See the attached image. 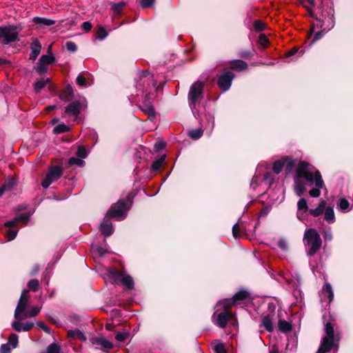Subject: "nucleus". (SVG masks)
<instances>
[{
    "label": "nucleus",
    "mask_w": 353,
    "mask_h": 353,
    "mask_svg": "<svg viewBox=\"0 0 353 353\" xmlns=\"http://www.w3.org/2000/svg\"><path fill=\"white\" fill-rule=\"evenodd\" d=\"M322 19H317L316 26L322 28L324 25H327V28H323V30L317 32L313 39L312 40L310 45L316 41L320 39L325 31H328L332 29L334 26V11L332 8H330L322 12Z\"/></svg>",
    "instance_id": "nucleus-6"
},
{
    "label": "nucleus",
    "mask_w": 353,
    "mask_h": 353,
    "mask_svg": "<svg viewBox=\"0 0 353 353\" xmlns=\"http://www.w3.org/2000/svg\"><path fill=\"white\" fill-rule=\"evenodd\" d=\"M63 172V169L58 165L50 168L48 172L41 181V185L43 188H48L52 183L61 178Z\"/></svg>",
    "instance_id": "nucleus-10"
},
{
    "label": "nucleus",
    "mask_w": 353,
    "mask_h": 353,
    "mask_svg": "<svg viewBox=\"0 0 353 353\" xmlns=\"http://www.w3.org/2000/svg\"><path fill=\"white\" fill-rule=\"evenodd\" d=\"M203 88L204 83L201 81H196L190 88L188 95L189 106L194 116L198 119L200 117L198 108L203 98Z\"/></svg>",
    "instance_id": "nucleus-3"
},
{
    "label": "nucleus",
    "mask_w": 353,
    "mask_h": 353,
    "mask_svg": "<svg viewBox=\"0 0 353 353\" xmlns=\"http://www.w3.org/2000/svg\"><path fill=\"white\" fill-rule=\"evenodd\" d=\"M309 210L307 201L304 198H301L297 202V218L301 221L303 220V214Z\"/></svg>",
    "instance_id": "nucleus-20"
},
{
    "label": "nucleus",
    "mask_w": 353,
    "mask_h": 353,
    "mask_svg": "<svg viewBox=\"0 0 353 353\" xmlns=\"http://www.w3.org/2000/svg\"><path fill=\"white\" fill-rule=\"evenodd\" d=\"M216 307H221V310L217 308L212 315V321L215 325L224 328L228 321L233 319L236 320L234 314L229 310L230 305H225L224 303H220V301H219Z\"/></svg>",
    "instance_id": "nucleus-5"
},
{
    "label": "nucleus",
    "mask_w": 353,
    "mask_h": 353,
    "mask_svg": "<svg viewBox=\"0 0 353 353\" xmlns=\"http://www.w3.org/2000/svg\"><path fill=\"white\" fill-rule=\"evenodd\" d=\"M41 308L37 306H33L30 308V310H25L24 312H20V317L21 319L22 316L27 318V317H33L37 315L40 312Z\"/></svg>",
    "instance_id": "nucleus-26"
},
{
    "label": "nucleus",
    "mask_w": 353,
    "mask_h": 353,
    "mask_svg": "<svg viewBox=\"0 0 353 353\" xmlns=\"http://www.w3.org/2000/svg\"><path fill=\"white\" fill-rule=\"evenodd\" d=\"M189 136L193 139H199L203 134V130L201 128H197L190 130L188 132Z\"/></svg>",
    "instance_id": "nucleus-36"
},
{
    "label": "nucleus",
    "mask_w": 353,
    "mask_h": 353,
    "mask_svg": "<svg viewBox=\"0 0 353 353\" xmlns=\"http://www.w3.org/2000/svg\"><path fill=\"white\" fill-rule=\"evenodd\" d=\"M140 110L143 112L148 114L149 117H154L155 112L154 107L150 101V97L149 94H146L143 101V104L139 107Z\"/></svg>",
    "instance_id": "nucleus-19"
},
{
    "label": "nucleus",
    "mask_w": 353,
    "mask_h": 353,
    "mask_svg": "<svg viewBox=\"0 0 353 353\" xmlns=\"http://www.w3.org/2000/svg\"><path fill=\"white\" fill-rule=\"evenodd\" d=\"M265 23L260 21H255L254 23V28L257 31H262L265 29Z\"/></svg>",
    "instance_id": "nucleus-52"
},
{
    "label": "nucleus",
    "mask_w": 353,
    "mask_h": 353,
    "mask_svg": "<svg viewBox=\"0 0 353 353\" xmlns=\"http://www.w3.org/2000/svg\"><path fill=\"white\" fill-rule=\"evenodd\" d=\"M87 107L85 99L82 98L70 103L65 108V112L69 115L77 117L80 111Z\"/></svg>",
    "instance_id": "nucleus-12"
},
{
    "label": "nucleus",
    "mask_w": 353,
    "mask_h": 353,
    "mask_svg": "<svg viewBox=\"0 0 353 353\" xmlns=\"http://www.w3.org/2000/svg\"><path fill=\"white\" fill-rule=\"evenodd\" d=\"M8 344L12 347V348L17 347L18 345V336L16 334H10L8 339Z\"/></svg>",
    "instance_id": "nucleus-45"
},
{
    "label": "nucleus",
    "mask_w": 353,
    "mask_h": 353,
    "mask_svg": "<svg viewBox=\"0 0 353 353\" xmlns=\"http://www.w3.org/2000/svg\"><path fill=\"white\" fill-rule=\"evenodd\" d=\"M90 341L92 345L100 347L103 351H108L114 347L113 343L110 341L102 336L93 337L90 339Z\"/></svg>",
    "instance_id": "nucleus-14"
},
{
    "label": "nucleus",
    "mask_w": 353,
    "mask_h": 353,
    "mask_svg": "<svg viewBox=\"0 0 353 353\" xmlns=\"http://www.w3.org/2000/svg\"><path fill=\"white\" fill-rule=\"evenodd\" d=\"M274 314H269L262 317L261 327H263L268 332H272L274 326L272 323Z\"/></svg>",
    "instance_id": "nucleus-21"
},
{
    "label": "nucleus",
    "mask_w": 353,
    "mask_h": 353,
    "mask_svg": "<svg viewBox=\"0 0 353 353\" xmlns=\"http://www.w3.org/2000/svg\"><path fill=\"white\" fill-rule=\"evenodd\" d=\"M35 71L39 74H43L48 70V65L44 64L43 62L41 63V61L39 60L37 65L34 67Z\"/></svg>",
    "instance_id": "nucleus-32"
},
{
    "label": "nucleus",
    "mask_w": 353,
    "mask_h": 353,
    "mask_svg": "<svg viewBox=\"0 0 353 353\" xmlns=\"http://www.w3.org/2000/svg\"><path fill=\"white\" fill-rule=\"evenodd\" d=\"M69 165H76L79 167H82L84 165L83 160L76 157H71L68 159Z\"/></svg>",
    "instance_id": "nucleus-40"
},
{
    "label": "nucleus",
    "mask_w": 353,
    "mask_h": 353,
    "mask_svg": "<svg viewBox=\"0 0 353 353\" xmlns=\"http://www.w3.org/2000/svg\"><path fill=\"white\" fill-rule=\"evenodd\" d=\"M23 324V331L27 332L29 331L33 326L34 323L32 322H26Z\"/></svg>",
    "instance_id": "nucleus-62"
},
{
    "label": "nucleus",
    "mask_w": 353,
    "mask_h": 353,
    "mask_svg": "<svg viewBox=\"0 0 353 353\" xmlns=\"http://www.w3.org/2000/svg\"><path fill=\"white\" fill-rule=\"evenodd\" d=\"M214 351L216 353H226L225 347L221 343H219L214 346Z\"/></svg>",
    "instance_id": "nucleus-57"
},
{
    "label": "nucleus",
    "mask_w": 353,
    "mask_h": 353,
    "mask_svg": "<svg viewBox=\"0 0 353 353\" xmlns=\"http://www.w3.org/2000/svg\"><path fill=\"white\" fill-rule=\"evenodd\" d=\"M248 297V293L245 291H240L236 293L232 299H224L220 301V303H224L225 305H235L241 301L245 299Z\"/></svg>",
    "instance_id": "nucleus-16"
},
{
    "label": "nucleus",
    "mask_w": 353,
    "mask_h": 353,
    "mask_svg": "<svg viewBox=\"0 0 353 353\" xmlns=\"http://www.w3.org/2000/svg\"><path fill=\"white\" fill-rule=\"evenodd\" d=\"M94 249L96 253L100 256H103L107 252L106 250L101 246H97Z\"/></svg>",
    "instance_id": "nucleus-58"
},
{
    "label": "nucleus",
    "mask_w": 353,
    "mask_h": 353,
    "mask_svg": "<svg viewBox=\"0 0 353 353\" xmlns=\"http://www.w3.org/2000/svg\"><path fill=\"white\" fill-rule=\"evenodd\" d=\"M81 27L85 32H89L92 28V24L89 21H85L82 23Z\"/></svg>",
    "instance_id": "nucleus-61"
},
{
    "label": "nucleus",
    "mask_w": 353,
    "mask_h": 353,
    "mask_svg": "<svg viewBox=\"0 0 353 353\" xmlns=\"http://www.w3.org/2000/svg\"><path fill=\"white\" fill-rule=\"evenodd\" d=\"M12 327L17 332L23 331V324L19 321H13L12 323Z\"/></svg>",
    "instance_id": "nucleus-54"
},
{
    "label": "nucleus",
    "mask_w": 353,
    "mask_h": 353,
    "mask_svg": "<svg viewBox=\"0 0 353 353\" xmlns=\"http://www.w3.org/2000/svg\"><path fill=\"white\" fill-rule=\"evenodd\" d=\"M77 155L81 159H85L87 157V151L83 146H79Z\"/></svg>",
    "instance_id": "nucleus-49"
},
{
    "label": "nucleus",
    "mask_w": 353,
    "mask_h": 353,
    "mask_svg": "<svg viewBox=\"0 0 353 353\" xmlns=\"http://www.w3.org/2000/svg\"><path fill=\"white\" fill-rule=\"evenodd\" d=\"M65 48H66L67 50L70 52H74L77 50V45L74 42H72V41H68L65 44Z\"/></svg>",
    "instance_id": "nucleus-48"
},
{
    "label": "nucleus",
    "mask_w": 353,
    "mask_h": 353,
    "mask_svg": "<svg viewBox=\"0 0 353 353\" xmlns=\"http://www.w3.org/2000/svg\"><path fill=\"white\" fill-rule=\"evenodd\" d=\"M324 219L328 223H334L335 221V216L334 210L332 207H327L325 210Z\"/></svg>",
    "instance_id": "nucleus-29"
},
{
    "label": "nucleus",
    "mask_w": 353,
    "mask_h": 353,
    "mask_svg": "<svg viewBox=\"0 0 353 353\" xmlns=\"http://www.w3.org/2000/svg\"><path fill=\"white\" fill-rule=\"evenodd\" d=\"M108 36L105 29L103 26H99L97 33V38L99 40H103Z\"/></svg>",
    "instance_id": "nucleus-44"
},
{
    "label": "nucleus",
    "mask_w": 353,
    "mask_h": 353,
    "mask_svg": "<svg viewBox=\"0 0 353 353\" xmlns=\"http://www.w3.org/2000/svg\"><path fill=\"white\" fill-rule=\"evenodd\" d=\"M41 43L37 39H33L30 43V53L29 59L34 61L41 51Z\"/></svg>",
    "instance_id": "nucleus-17"
},
{
    "label": "nucleus",
    "mask_w": 353,
    "mask_h": 353,
    "mask_svg": "<svg viewBox=\"0 0 353 353\" xmlns=\"http://www.w3.org/2000/svg\"><path fill=\"white\" fill-rule=\"evenodd\" d=\"M29 219H30V214L28 213H23L16 217L17 222L19 221H21L24 223H26L28 221Z\"/></svg>",
    "instance_id": "nucleus-51"
},
{
    "label": "nucleus",
    "mask_w": 353,
    "mask_h": 353,
    "mask_svg": "<svg viewBox=\"0 0 353 353\" xmlns=\"http://www.w3.org/2000/svg\"><path fill=\"white\" fill-rule=\"evenodd\" d=\"M259 43L262 46L265 47L268 43V39L264 34H261L259 37Z\"/></svg>",
    "instance_id": "nucleus-53"
},
{
    "label": "nucleus",
    "mask_w": 353,
    "mask_h": 353,
    "mask_svg": "<svg viewBox=\"0 0 353 353\" xmlns=\"http://www.w3.org/2000/svg\"><path fill=\"white\" fill-rule=\"evenodd\" d=\"M273 181H274V176H272V174L270 172H267L264 174L262 183L265 186L270 187L272 184Z\"/></svg>",
    "instance_id": "nucleus-34"
},
{
    "label": "nucleus",
    "mask_w": 353,
    "mask_h": 353,
    "mask_svg": "<svg viewBox=\"0 0 353 353\" xmlns=\"http://www.w3.org/2000/svg\"><path fill=\"white\" fill-rule=\"evenodd\" d=\"M129 336L128 332H117L115 335V339L119 342H124L128 339Z\"/></svg>",
    "instance_id": "nucleus-39"
},
{
    "label": "nucleus",
    "mask_w": 353,
    "mask_h": 353,
    "mask_svg": "<svg viewBox=\"0 0 353 353\" xmlns=\"http://www.w3.org/2000/svg\"><path fill=\"white\" fill-rule=\"evenodd\" d=\"M278 245L282 250H286L288 248V243L285 240L279 241Z\"/></svg>",
    "instance_id": "nucleus-64"
},
{
    "label": "nucleus",
    "mask_w": 353,
    "mask_h": 353,
    "mask_svg": "<svg viewBox=\"0 0 353 353\" xmlns=\"http://www.w3.org/2000/svg\"><path fill=\"white\" fill-rule=\"evenodd\" d=\"M301 179H304L309 186H314L309 191L311 197L317 198L321 195V190L325 188L321 174L319 170L305 161H301L296 169L294 192L299 196L305 192V186Z\"/></svg>",
    "instance_id": "nucleus-1"
},
{
    "label": "nucleus",
    "mask_w": 353,
    "mask_h": 353,
    "mask_svg": "<svg viewBox=\"0 0 353 353\" xmlns=\"http://www.w3.org/2000/svg\"><path fill=\"white\" fill-rule=\"evenodd\" d=\"M48 54L42 55L39 60L41 61V63L43 62L44 64L47 65L48 66L50 64H52L54 61L55 58L54 55L52 54V52L50 50V47L48 48Z\"/></svg>",
    "instance_id": "nucleus-28"
},
{
    "label": "nucleus",
    "mask_w": 353,
    "mask_h": 353,
    "mask_svg": "<svg viewBox=\"0 0 353 353\" xmlns=\"http://www.w3.org/2000/svg\"><path fill=\"white\" fill-rule=\"evenodd\" d=\"M337 209H339L342 212H347L351 210V208L350 207V203L348 201L344 198H341L338 200L336 203Z\"/></svg>",
    "instance_id": "nucleus-24"
},
{
    "label": "nucleus",
    "mask_w": 353,
    "mask_h": 353,
    "mask_svg": "<svg viewBox=\"0 0 353 353\" xmlns=\"http://www.w3.org/2000/svg\"><path fill=\"white\" fill-rule=\"evenodd\" d=\"M334 299V292L330 283H326L321 292V299L322 301H327L330 304Z\"/></svg>",
    "instance_id": "nucleus-18"
},
{
    "label": "nucleus",
    "mask_w": 353,
    "mask_h": 353,
    "mask_svg": "<svg viewBox=\"0 0 353 353\" xmlns=\"http://www.w3.org/2000/svg\"><path fill=\"white\" fill-rule=\"evenodd\" d=\"M154 1L155 0H140V5L143 8H150L154 5Z\"/></svg>",
    "instance_id": "nucleus-47"
},
{
    "label": "nucleus",
    "mask_w": 353,
    "mask_h": 353,
    "mask_svg": "<svg viewBox=\"0 0 353 353\" xmlns=\"http://www.w3.org/2000/svg\"><path fill=\"white\" fill-rule=\"evenodd\" d=\"M323 237L325 241H330L332 239V233L330 228L324 231Z\"/></svg>",
    "instance_id": "nucleus-55"
},
{
    "label": "nucleus",
    "mask_w": 353,
    "mask_h": 353,
    "mask_svg": "<svg viewBox=\"0 0 353 353\" xmlns=\"http://www.w3.org/2000/svg\"><path fill=\"white\" fill-rule=\"evenodd\" d=\"M18 34L17 29L14 26H0V43L3 45L16 41Z\"/></svg>",
    "instance_id": "nucleus-9"
},
{
    "label": "nucleus",
    "mask_w": 353,
    "mask_h": 353,
    "mask_svg": "<svg viewBox=\"0 0 353 353\" xmlns=\"http://www.w3.org/2000/svg\"><path fill=\"white\" fill-rule=\"evenodd\" d=\"M258 181H259V176H256V175H254L252 179V181H251V183H250V187L253 189V190H256V188H257L258 186Z\"/></svg>",
    "instance_id": "nucleus-59"
},
{
    "label": "nucleus",
    "mask_w": 353,
    "mask_h": 353,
    "mask_svg": "<svg viewBox=\"0 0 353 353\" xmlns=\"http://www.w3.org/2000/svg\"><path fill=\"white\" fill-rule=\"evenodd\" d=\"M70 130V128L64 123H61L55 126L53 129L54 134H61Z\"/></svg>",
    "instance_id": "nucleus-35"
},
{
    "label": "nucleus",
    "mask_w": 353,
    "mask_h": 353,
    "mask_svg": "<svg viewBox=\"0 0 353 353\" xmlns=\"http://www.w3.org/2000/svg\"><path fill=\"white\" fill-rule=\"evenodd\" d=\"M16 185H17V182H16L15 179H14L13 178H9L5 181V183H3V185L2 186L6 190V191H10Z\"/></svg>",
    "instance_id": "nucleus-33"
},
{
    "label": "nucleus",
    "mask_w": 353,
    "mask_h": 353,
    "mask_svg": "<svg viewBox=\"0 0 353 353\" xmlns=\"http://www.w3.org/2000/svg\"><path fill=\"white\" fill-rule=\"evenodd\" d=\"M125 2H119L117 3H114L112 5V10L114 12H115L117 14H119L121 12L122 8L123 6H125Z\"/></svg>",
    "instance_id": "nucleus-43"
},
{
    "label": "nucleus",
    "mask_w": 353,
    "mask_h": 353,
    "mask_svg": "<svg viewBox=\"0 0 353 353\" xmlns=\"http://www.w3.org/2000/svg\"><path fill=\"white\" fill-rule=\"evenodd\" d=\"M325 332L326 336L323 339L316 353H326L333 347H335L336 350L339 348L338 342L340 340V336L338 332L334 333V325L332 323L328 322L325 325Z\"/></svg>",
    "instance_id": "nucleus-4"
},
{
    "label": "nucleus",
    "mask_w": 353,
    "mask_h": 353,
    "mask_svg": "<svg viewBox=\"0 0 353 353\" xmlns=\"http://www.w3.org/2000/svg\"><path fill=\"white\" fill-rule=\"evenodd\" d=\"M279 328L282 332H288L292 330V325L285 320H280L278 323Z\"/></svg>",
    "instance_id": "nucleus-30"
},
{
    "label": "nucleus",
    "mask_w": 353,
    "mask_h": 353,
    "mask_svg": "<svg viewBox=\"0 0 353 353\" xmlns=\"http://www.w3.org/2000/svg\"><path fill=\"white\" fill-rule=\"evenodd\" d=\"M32 22L37 25H38L39 27L43 28L46 26H50L55 23V21L44 18V17H35L32 19Z\"/></svg>",
    "instance_id": "nucleus-22"
},
{
    "label": "nucleus",
    "mask_w": 353,
    "mask_h": 353,
    "mask_svg": "<svg viewBox=\"0 0 353 353\" xmlns=\"http://www.w3.org/2000/svg\"><path fill=\"white\" fill-rule=\"evenodd\" d=\"M285 164L286 172H291L294 169L295 161L290 159L288 157H283L281 159L276 160L273 163V172L276 174H279Z\"/></svg>",
    "instance_id": "nucleus-11"
},
{
    "label": "nucleus",
    "mask_w": 353,
    "mask_h": 353,
    "mask_svg": "<svg viewBox=\"0 0 353 353\" xmlns=\"http://www.w3.org/2000/svg\"><path fill=\"white\" fill-rule=\"evenodd\" d=\"M106 279L112 284L121 283L127 289H132L134 281L132 278L124 272H119L114 269H108L106 273Z\"/></svg>",
    "instance_id": "nucleus-8"
},
{
    "label": "nucleus",
    "mask_w": 353,
    "mask_h": 353,
    "mask_svg": "<svg viewBox=\"0 0 353 353\" xmlns=\"http://www.w3.org/2000/svg\"><path fill=\"white\" fill-rule=\"evenodd\" d=\"M136 194L130 192L128 194L127 200H119L108 211L105 217L100 224L99 230L101 233L105 236L111 235L114 232L113 225L110 221V218H116L117 220H122L126 216V213L130 208L132 200Z\"/></svg>",
    "instance_id": "nucleus-2"
},
{
    "label": "nucleus",
    "mask_w": 353,
    "mask_h": 353,
    "mask_svg": "<svg viewBox=\"0 0 353 353\" xmlns=\"http://www.w3.org/2000/svg\"><path fill=\"white\" fill-rule=\"evenodd\" d=\"M68 336L70 338H77L81 341H85L86 336L85 334L79 329L70 330L68 331Z\"/></svg>",
    "instance_id": "nucleus-27"
},
{
    "label": "nucleus",
    "mask_w": 353,
    "mask_h": 353,
    "mask_svg": "<svg viewBox=\"0 0 353 353\" xmlns=\"http://www.w3.org/2000/svg\"><path fill=\"white\" fill-rule=\"evenodd\" d=\"M230 67L232 70L241 72L248 68V64L244 61L236 59L231 61Z\"/></svg>",
    "instance_id": "nucleus-23"
},
{
    "label": "nucleus",
    "mask_w": 353,
    "mask_h": 353,
    "mask_svg": "<svg viewBox=\"0 0 353 353\" xmlns=\"http://www.w3.org/2000/svg\"><path fill=\"white\" fill-rule=\"evenodd\" d=\"M28 300V291L24 290L21 295L19 301L18 303L17 307L14 312V317L17 319H20V312H24L27 307Z\"/></svg>",
    "instance_id": "nucleus-15"
},
{
    "label": "nucleus",
    "mask_w": 353,
    "mask_h": 353,
    "mask_svg": "<svg viewBox=\"0 0 353 353\" xmlns=\"http://www.w3.org/2000/svg\"><path fill=\"white\" fill-rule=\"evenodd\" d=\"M141 80L143 81V84L144 85L145 83L149 84L152 81V77L150 76V74L148 71H142L140 73Z\"/></svg>",
    "instance_id": "nucleus-37"
},
{
    "label": "nucleus",
    "mask_w": 353,
    "mask_h": 353,
    "mask_svg": "<svg viewBox=\"0 0 353 353\" xmlns=\"http://www.w3.org/2000/svg\"><path fill=\"white\" fill-rule=\"evenodd\" d=\"M326 204V201L325 200H322L316 208L311 209L309 210L310 214L313 216H319L323 212L324 210L325 209Z\"/></svg>",
    "instance_id": "nucleus-25"
},
{
    "label": "nucleus",
    "mask_w": 353,
    "mask_h": 353,
    "mask_svg": "<svg viewBox=\"0 0 353 353\" xmlns=\"http://www.w3.org/2000/svg\"><path fill=\"white\" fill-rule=\"evenodd\" d=\"M165 156L163 155L156 161H154L152 165V169L153 170H158L165 161Z\"/></svg>",
    "instance_id": "nucleus-38"
},
{
    "label": "nucleus",
    "mask_w": 353,
    "mask_h": 353,
    "mask_svg": "<svg viewBox=\"0 0 353 353\" xmlns=\"http://www.w3.org/2000/svg\"><path fill=\"white\" fill-rule=\"evenodd\" d=\"M9 345H10L8 343L2 344L0 347V352L1 353H10V347Z\"/></svg>",
    "instance_id": "nucleus-60"
},
{
    "label": "nucleus",
    "mask_w": 353,
    "mask_h": 353,
    "mask_svg": "<svg viewBox=\"0 0 353 353\" xmlns=\"http://www.w3.org/2000/svg\"><path fill=\"white\" fill-rule=\"evenodd\" d=\"M47 353H61V347L56 343L50 344L46 350Z\"/></svg>",
    "instance_id": "nucleus-41"
},
{
    "label": "nucleus",
    "mask_w": 353,
    "mask_h": 353,
    "mask_svg": "<svg viewBox=\"0 0 353 353\" xmlns=\"http://www.w3.org/2000/svg\"><path fill=\"white\" fill-rule=\"evenodd\" d=\"M17 230L9 229L7 231V236L8 238V241L13 240L17 236Z\"/></svg>",
    "instance_id": "nucleus-56"
},
{
    "label": "nucleus",
    "mask_w": 353,
    "mask_h": 353,
    "mask_svg": "<svg viewBox=\"0 0 353 353\" xmlns=\"http://www.w3.org/2000/svg\"><path fill=\"white\" fill-rule=\"evenodd\" d=\"M37 325L41 329H42L46 332H47V333L50 332V329L43 322H38Z\"/></svg>",
    "instance_id": "nucleus-63"
},
{
    "label": "nucleus",
    "mask_w": 353,
    "mask_h": 353,
    "mask_svg": "<svg viewBox=\"0 0 353 353\" xmlns=\"http://www.w3.org/2000/svg\"><path fill=\"white\" fill-rule=\"evenodd\" d=\"M28 286L32 291L37 292L39 287V281L37 279H32L28 282Z\"/></svg>",
    "instance_id": "nucleus-42"
},
{
    "label": "nucleus",
    "mask_w": 353,
    "mask_h": 353,
    "mask_svg": "<svg viewBox=\"0 0 353 353\" xmlns=\"http://www.w3.org/2000/svg\"><path fill=\"white\" fill-rule=\"evenodd\" d=\"M49 82V79H42L40 80H38L37 82H35L34 85V90L36 92H39L43 88H45V86L47 85V83Z\"/></svg>",
    "instance_id": "nucleus-31"
},
{
    "label": "nucleus",
    "mask_w": 353,
    "mask_h": 353,
    "mask_svg": "<svg viewBox=\"0 0 353 353\" xmlns=\"http://www.w3.org/2000/svg\"><path fill=\"white\" fill-rule=\"evenodd\" d=\"M240 226L238 223H235L232 227V234L235 239H237L240 236Z\"/></svg>",
    "instance_id": "nucleus-50"
},
{
    "label": "nucleus",
    "mask_w": 353,
    "mask_h": 353,
    "mask_svg": "<svg viewBox=\"0 0 353 353\" xmlns=\"http://www.w3.org/2000/svg\"><path fill=\"white\" fill-rule=\"evenodd\" d=\"M77 83L79 85V86H83V87H85V86H87L88 85H90L86 79V78L82 75L81 74H79L77 77Z\"/></svg>",
    "instance_id": "nucleus-46"
},
{
    "label": "nucleus",
    "mask_w": 353,
    "mask_h": 353,
    "mask_svg": "<svg viewBox=\"0 0 353 353\" xmlns=\"http://www.w3.org/2000/svg\"><path fill=\"white\" fill-rule=\"evenodd\" d=\"M234 77V74L233 72L228 70H224L220 75L217 83L223 92H225L230 89Z\"/></svg>",
    "instance_id": "nucleus-13"
},
{
    "label": "nucleus",
    "mask_w": 353,
    "mask_h": 353,
    "mask_svg": "<svg viewBox=\"0 0 353 353\" xmlns=\"http://www.w3.org/2000/svg\"><path fill=\"white\" fill-rule=\"evenodd\" d=\"M305 245L308 247L307 255H314L321 248L322 241L320 235L316 230L310 228L305 230L304 234Z\"/></svg>",
    "instance_id": "nucleus-7"
}]
</instances>
